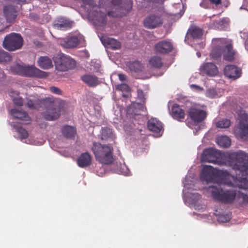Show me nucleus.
<instances>
[{
	"instance_id": "f257e3e1",
	"label": "nucleus",
	"mask_w": 248,
	"mask_h": 248,
	"mask_svg": "<svg viewBox=\"0 0 248 248\" xmlns=\"http://www.w3.org/2000/svg\"><path fill=\"white\" fill-rule=\"evenodd\" d=\"M228 163L236 171L238 187L247 191L246 193L239 194L241 205L243 206L248 204V155L241 150L232 153L229 155Z\"/></svg>"
},
{
	"instance_id": "f03ea898",
	"label": "nucleus",
	"mask_w": 248,
	"mask_h": 248,
	"mask_svg": "<svg viewBox=\"0 0 248 248\" xmlns=\"http://www.w3.org/2000/svg\"><path fill=\"white\" fill-rule=\"evenodd\" d=\"M27 105L31 109L44 108L45 111L42 112V115L44 119L48 121L55 120L60 116V108L53 98L48 97L42 100L36 98L28 99Z\"/></svg>"
},
{
	"instance_id": "7ed1b4c3",
	"label": "nucleus",
	"mask_w": 248,
	"mask_h": 248,
	"mask_svg": "<svg viewBox=\"0 0 248 248\" xmlns=\"http://www.w3.org/2000/svg\"><path fill=\"white\" fill-rule=\"evenodd\" d=\"M96 160L102 164L108 165L113 161V149L110 144L94 142L92 148Z\"/></svg>"
},
{
	"instance_id": "20e7f679",
	"label": "nucleus",
	"mask_w": 248,
	"mask_h": 248,
	"mask_svg": "<svg viewBox=\"0 0 248 248\" xmlns=\"http://www.w3.org/2000/svg\"><path fill=\"white\" fill-rule=\"evenodd\" d=\"M109 2L114 6H117V12L109 11V16L117 17L125 16L130 11L132 7V0H99V7H103Z\"/></svg>"
},
{
	"instance_id": "39448f33",
	"label": "nucleus",
	"mask_w": 248,
	"mask_h": 248,
	"mask_svg": "<svg viewBox=\"0 0 248 248\" xmlns=\"http://www.w3.org/2000/svg\"><path fill=\"white\" fill-rule=\"evenodd\" d=\"M208 191L211 193L214 199L225 204L232 203L236 195L235 190L232 189L223 190L218 184L217 186H209L208 188Z\"/></svg>"
},
{
	"instance_id": "423d86ee",
	"label": "nucleus",
	"mask_w": 248,
	"mask_h": 248,
	"mask_svg": "<svg viewBox=\"0 0 248 248\" xmlns=\"http://www.w3.org/2000/svg\"><path fill=\"white\" fill-rule=\"evenodd\" d=\"M11 70L14 74L27 77L43 78L46 76V72L34 66L16 64L11 67Z\"/></svg>"
},
{
	"instance_id": "0eeeda50",
	"label": "nucleus",
	"mask_w": 248,
	"mask_h": 248,
	"mask_svg": "<svg viewBox=\"0 0 248 248\" xmlns=\"http://www.w3.org/2000/svg\"><path fill=\"white\" fill-rule=\"evenodd\" d=\"M55 69L61 72L72 69L76 66V62L70 56L64 54H58L53 57Z\"/></svg>"
},
{
	"instance_id": "6e6552de",
	"label": "nucleus",
	"mask_w": 248,
	"mask_h": 248,
	"mask_svg": "<svg viewBox=\"0 0 248 248\" xmlns=\"http://www.w3.org/2000/svg\"><path fill=\"white\" fill-rule=\"evenodd\" d=\"M2 45L5 49L9 51H15L22 47L23 39L20 34L11 33L4 37Z\"/></svg>"
},
{
	"instance_id": "1a4fd4ad",
	"label": "nucleus",
	"mask_w": 248,
	"mask_h": 248,
	"mask_svg": "<svg viewBox=\"0 0 248 248\" xmlns=\"http://www.w3.org/2000/svg\"><path fill=\"white\" fill-rule=\"evenodd\" d=\"M222 173L221 170H215L211 166H205L201 171L200 179L202 181L206 183H218L221 180L220 175Z\"/></svg>"
},
{
	"instance_id": "9d476101",
	"label": "nucleus",
	"mask_w": 248,
	"mask_h": 248,
	"mask_svg": "<svg viewBox=\"0 0 248 248\" xmlns=\"http://www.w3.org/2000/svg\"><path fill=\"white\" fill-rule=\"evenodd\" d=\"M202 160V162L212 163L218 165H222L226 164L225 161L218 156V154L212 149H205L204 150Z\"/></svg>"
},
{
	"instance_id": "9b49d317",
	"label": "nucleus",
	"mask_w": 248,
	"mask_h": 248,
	"mask_svg": "<svg viewBox=\"0 0 248 248\" xmlns=\"http://www.w3.org/2000/svg\"><path fill=\"white\" fill-rule=\"evenodd\" d=\"M163 24V18L159 14H151L146 16L143 20L144 27L154 29L160 27Z\"/></svg>"
},
{
	"instance_id": "f8f14e48",
	"label": "nucleus",
	"mask_w": 248,
	"mask_h": 248,
	"mask_svg": "<svg viewBox=\"0 0 248 248\" xmlns=\"http://www.w3.org/2000/svg\"><path fill=\"white\" fill-rule=\"evenodd\" d=\"M81 35H69L60 40V45L65 48L77 47L80 42Z\"/></svg>"
},
{
	"instance_id": "ddd939ff",
	"label": "nucleus",
	"mask_w": 248,
	"mask_h": 248,
	"mask_svg": "<svg viewBox=\"0 0 248 248\" xmlns=\"http://www.w3.org/2000/svg\"><path fill=\"white\" fill-rule=\"evenodd\" d=\"M154 49L155 52L157 54L166 55L172 51L173 45L168 39L162 40L157 42L155 45Z\"/></svg>"
},
{
	"instance_id": "4468645a",
	"label": "nucleus",
	"mask_w": 248,
	"mask_h": 248,
	"mask_svg": "<svg viewBox=\"0 0 248 248\" xmlns=\"http://www.w3.org/2000/svg\"><path fill=\"white\" fill-rule=\"evenodd\" d=\"M234 132L242 139H248V117L247 115L241 118L238 126L234 129Z\"/></svg>"
},
{
	"instance_id": "2eb2a0df",
	"label": "nucleus",
	"mask_w": 248,
	"mask_h": 248,
	"mask_svg": "<svg viewBox=\"0 0 248 248\" xmlns=\"http://www.w3.org/2000/svg\"><path fill=\"white\" fill-rule=\"evenodd\" d=\"M188 115L190 119L195 123L203 121L207 117V113L205 110L196 107L190 108L188 110Z\"/></svg>"
},
{
	"instance_id": "dca6fc26",
	"label": "nucleus",
	"mask_w": 248,
	"mask_h": 248,
	"mask_svg": "<svg viewBox=\"0 0 248 248\" xmlns=\"http://www.w3.org/2000/svg\"><path fill=\"white\" fill-rule=\"evenodd\" d=\"M100 40L103 45L113 50H118L121 48V43L118 40L106 36L100 37Z\"/></svg>"
},
{
	"instance_id": "f3484780",
	"label": "nucleus",
	"mask_w": 248,
	"mask_h": 248,
	"mask_svg": "<svg viewBox=\"0 0 248 248\" xmlns=\"http://www.w3.org/2000/svg\"><path fill=\"white\" fill-rule=\"evenodd\" d=\"M147 126L149 130L155 133L161 135L163 131L162 123L156 118H152L148 120Z\"/></svg>"
},
{
	"instance_id": "a211bd4d",
	"label": "nucleus",
	"mask_w": 248,
	"mask_h": 248,
	"mask_svg": "<svg viewBox=\"0 0 248 248\" xmlns=\"http://www.w3.org/2000/svg\"><path fill=\"white\" fill-rule=\"evenodd\" d=\"M74 23L73 21L63 17H59L55 20L53 26L56 29L64 31L71 29Z\"/></svg>"
},
{
	"instance_id": "6ab92c4d",
	"label": "nucleus",
	"mask_w": 248,
	"mask_h": 248,
	"mask_svg": "<svg viewBox=\"0 0 248 248\" xmlns=\"http://www.w3.org/2000/svg\"><path fill=\"white\" fill-rule=\"evenodd\" d=\"M224 75L230 78L236 79L241 76V70L233 65H226L224 69Z\"/></svg>"
},
{
	"instance_id": "aec40b11",
	"label": "nucleus",
	"mask_w": 248,
	"mask_h": 248,
	"mask_svg": "<svg viewBox=\"0 0 248 248\" xmlns=\"http://www.w3.org/2000/svg\"><path fill=\"white\" fill-rule=\"evenodd\" d=\"M201 71L207 75L213 77L218 73V69L215 63L213 62H205L200 67Z\"/></svg>"
},
{
	"instance_id": "412c9836",
	"label": "nucleus",
	"mask_w": 248,
	"mask_h": 248,
	"mask_svg": "<svg viewBox=\"0 0 248 248\" xmlns=\"http://www.w3.org/2000/svg\"><path fill=\"white\" fill-rule=\"evenodd\" d=\"M3 13L7 22L9 23L14 21L17 16L15 8L12 5L5 6L3 8Z\"/></svg>"
},
{
	"instance_id": "4be33fe9",
	"label": "nucleus",
	"mask_w": 248,
	"mask_h": 248,
	"mask_svg": "<svg viewBox=\"0 0 248 248\" xmlns=\"http://www.w3.org/2000/svg\"><path fill=\"white\" fill-rule=\"evenodd\" d=\"M92 163V157L88 153L81 154L77 159V164L80 168L89 166Z\"/></svg>"
},
{
	"instance_id": "5701e85b",
	"label": "nucleus",
	"mask_w": 248,
	"mask_h": 248,
	"mask_svg": "<svg viewBox=\"0 0 248 248\" xmlns=\"http://www.w3.org/2000/svg\"><path fill=\"white\" fill-rule=\"evenodd\" d=\"M61 131L63 137L69 139H74L77 134L76 128L68 125L62 126Z\"/></svg>"
},
{
	"instance_id": "b1692460",
	"label": "nucleus",
	"mask_w": 248,
	"mask_h": 248,
	"mask_svg": "<svg viewBox=\"0 0 248 248\" xmlns=\"http://www.w3.org/2000/svg\"><path fill=\"white\" fill-rule=\"evenodd\" d=\"M224 47V45L221 42V40H218L217 44L213 48L210 53V56L212 58L215 60L220 58L223 53Z\"/></svg>"
},
{
	"instance_id": "393cba45",
	"label": "nucleus",
	"mask_w": 248,
	"mask_h": 248,
	"mask_svg": "<svg viewBox=\"0 0 248 248\" xmlns=\"http://www.w3.org/2000/svg\"><path fill=\"white\" fill-rule=\"evenodd\" d=\"M223 59L228 62H232L234 59L235 52L233 50L232 46L231 44L224 45L223 48Z\"/></svg>"
},
{
	"instance_id": "a878e982",
	"label": "nucleus",
	"mask_w": 248,
	"mask_h": 248,
	"mask_svg": "<svg viewBox=\"0 0 248 248\" xmlns=\"http://www.w3.org/2000/svg\"><path fill=\"white\" fill-rule=\"evenodd\" d=\"M171 115L174 119L181 122L185 118V113L178 104H175L171 108Z\"/></svg>"
},
{
	"instance_id": "bb28decb",
	"label": "nucleus",
	"mask_w": 248,
	"mask_h": 248,
	"mask_svg": "<svg viewBox=\"0 0 248 248\" xmlns=\"http://www.w3.org/2000/svg\"><path fill=\"white\" fill-rule=\"evenodd\" d=\"M38 65L43 69H48L53 67L51 59L47 56H41L37 61Z\"/></svg>"
},
{
	"instance_id": "cd10ccee",
	"label": "nucleus",
	"mask_w": 248,
	"mask_h": 248,
	"mask_svg": "<svg viewBox=\"0 0 248 248\" xmlns=\"http://www.w3.org/2000/svg\"><path fill=\"white\" fill-rule=\"evenodd\" d=\"M82 80L90 87H95L99 84L97 77L90 74H86L81 77Z\"/></svg>"
},
{
	"instance_id": "c85d7f7f",
	"label": "nucleus",
	"mask_w": 248,
	"mask_h": 248,
	"mask_svg": "<svg viewBox=\"0 0 248 248\" xmlns=\"http://www.w3.org/2000/svg\"><path fill=\"white\" fill-rule=\"evenodd\" d=\"M95 23L100 26H104L107 23L106 14L100 11L93 12Z\"/></svg>"
},
{
	"instance_id": "c756f323",
	"label": "nucleus",
	"mask_w": 248,
	"mask_h": 248,
	"mask_svg": "<svg viewBox=\"0 0 248 248\" xmlns=\"http://www.w3.org/2000/svg\"><path fill=\"white\" fill-rule=\"evenodd\" d=\"M11 113L16 119L24 121H30V117L28 113L21 109H12L11 110Z\"/></svg>"
},
{
	"instance_id": "7c9ffc66",
	"label": "nucleus",
	"mask_w": 248,
	"mask_h": 248,
	"mask_svg": "<svg viewBox=\"0 0 248 248\" xmlns=\"http://www.w3.org/2000/svg\"><path fill=\"white\" fill-rule=\"evenodd\" d=\"M144 105L141 103H133L128 109V112L132 115H139L141 111H143Z\"/></svg>"
},
{
	"instance_id": "2f4dec72",
	"label": "nucleus",
	"mask_w": 248,
	"mask_h": 248,
	"mask_svg": "<svg viewBox=\"0 0 248 248\" xmlns=\"http://www.w3.org/2000/svg\"><path fill=\"white\" fill-rule=\"evenodd\" d=\"M149 64L151 67L159 69L163 65V59L159 56H152L149 61Z\"/></svg>"
},
{
	"instance_id": "473e14b6",
	"label": "nucleus",
	"mask_w": 248,
	"mask_h": 248,
	"mask_svg": "<svg viewBox=\"0 0 248 248\" xmlns=\"http://www.w3.org/2000/svg\"><path fill=\"white\" fill-rule=\"evenodd\" d=\"M217 144L221 147L228 148L231 144L230 138L225 136H220L216 139Z\"/></svg>"
},
{
	"instance_id": "72a5a7b5",
	"label": "nucleus",
	"mask_w": 248,
	"mask_h": 248,
	"mask_svg": "<svg viewBox=\"0 0 248 248\" xmlns=\"http://www.w3.org/2000/svg\"><path fill=\"white\" fill-rule=\"evenodd\" d=\"M12 60L10 54L2 49H0V63L7 62Z\"/></svg>"
},
{
	"instance_id": "f704fd0d",
	"label": "nucleus",
	"mask_w": 248,
	"mask_h": 248,
	"mask_svg": "<svg viewBox=\"0 0 248 248\" xmlns=\"http://www.w3.org/2000/svg\"><path fill=\"white\" fill-rule=\"evenodd\" d=\"M190 34L193 39H199L202 36L203 31L200 28L194 27L190 31Z\"/></svg>"
},
{
	"instance_id": "c9c22d12",
	"label": "nucleus",
	"mask_w": 248,
	"mask_h": 248,
	"mask_svg": "<svg viewBox=\"0 0 248 248\" xmlns=\"http://www.w3.org/2000/svg\"><path fill=\"white\" fill-rule=\"evenodd\" d=\"M142 67V64L138 61L131 62L129 64V68L130 70L136 72L141 71Z\"/></svg>"
},
{
	"instance_id": "e433bc0d",
	"label": "nucleus",
	"mask_w": 248,
	"mask_h": 248,
	"mask_svg": "<svg viewBox=\"0 0 248 248\" xmlns=\"http://www.w3.org/2000/svg\"><path fill=\"white\" fill-rule=\"evenodd\" d=\"M16 131L19 134L21 139H25L28 138L29 134L27 131L20 126L14 125Z\"/></svg>"
},
{
	"instance_id": "4c0bfd02",
	"label": "nucleus",
	"mask_w": 248,
	"mask_h": 248,
	"mask_svg": "<svg viewBox=\"0 0 248 248\" xmlns=\"http://www.w3.org/2000/svg\"><path fill=\"white\" fill-rule=\"evenodd\" d=\"M231 124V122L229 120L227 119H224L216 123V126L220 128H228Z\"/></svg>"
},
{
	"instance_id": "58836bf2",
	"label": "nucleus",
	"mask_w": 248,
	"mask_h": 248,
	"mask_svg": "<svg viewBox=\"0 0 248 248\" xmlns=\"http://www.w3.org/2000/svg\"><path fill=\"white\" fill-rule=\"evenodd\" d=\"M112 130L109 128L106 127L102 129L101 135L102 139L106 140L108 138L112 136Z\"/></svg>"
},
{
	"instance_id": "ea45409f",
	"label": "nucleus",
	"mask_w": 248,
	"mask_h": 248,
	"mask_svg": "<svg viewBox=\"0 0 248 248\" xmlns=\"http://www.w3.org/2000/svg\"><path fill=\"white\" fill-rule=\"evenodd\" d=\"M231 215L230 214H222L218 216L217 219L219 222H227L231 219Z\"/></svg>"
},
{
	"instance_id": "a19ab883",
	"label": "nucleus",
	"mask_w": 248,
	"mask_h": 248,
	"mask_svg": "<svg viewBox=\"0 0 248 248\" xmlns=\"http://www.w3.org/2000/svg\"><path fill=\"white\" fill-rule=\"evenodd\" d=\"M116 89L118 90H120L121 91H125V92H128L129 90V86L126 84H121L120 85H118L116 87Z\"/></svg>"
},
{
	"instance_id": "79ce46f5",
	"label": "nucleus",
	"mask_w": 248,
	"mask_h": 248,
	"mask_svg": "<svg viewBox=\"0 0 248 248\" xmlns=\"http://www.w3.org/2000/svg\"><path fill=\"white\" fill-rule=\"evenodd\" d=\"M13 101L15 105L19 106H21L23 104L22 98L19 96L13 98Z\"/></svg>"
},
{
	"instance_id": "37998d69",
	"label": "nucleus",
	"mask_w": 248,
	"mask_h": 248,
	"mask_svg": "<svg viewBox=\"0 0 248 248\" xmlns=\"http://www.w3.org/2000/svg\"><path fill=\"white\" fill-rule=\"evenodd\" d=\"M82 2L86 5H88L91 7H94L96 4L93 0H81Z\"/></svg>"
},
{
	"instance_id": "c03bdc74",
	"label": "nucleus",
	"mask_w": 248,
	"mask_h": 248,
	"mask_svg": "<svg viewBox=\"0 0 248 248\" xmlns=\"http://www.w3.org/2000/svg\"><path fill=\"white\" fill-rule=\"evenodd\" d=\"M49 90L53 93L57 94H61L62 91L58 87L55 86H52L49 88Z\"/></svg>"
},
{
	"instance_id": "a18cd8bd",
	"label": "nucleus",
	"mask_w": 248,
	"mask_h": 248,
	"mask_svg": "<svg viewBox=\"0 0 248 248\" xmlns=\"http://www.w3.org/2000/svg\"><path fill=\"white\" fill-rule=\"evenodd\" d=\"M138 96L141 101L144 103L145 98L144 97V93L141 90H138Z\"/></svg>"
},
{
	"instance_id": "49530a36",
	"label": "nucleus",
	"mask_w": 248,
	"mask_h": 248,
	"mask_svg": "<svg viewBox=\"0 0 248 248\" xmlns=\"http://www.w3.org/2000/svg\"><path fill=\"white\" fill-rule=\"evenodd\" d=\"M191 87L192 88H194L195 89L198 90V91H202L203 88L201 87L198 85H195V84H192L190 85Z\"/></svg>"
},
{
	"instance_id": "de8ad7c7",
	"label": "nucleus",
	"mask_w": 248,
	"mask_h": 248,
	"mask_svg": "<svg viewBox=\"0 0 248 248\" xmlns=\"http://www.w3.org/2000/svg\"><path fill=\"white\" fill-rule=\"evenodd\" d=\"M118 77L119 79L121 81H124L126 79V76L123 74H119Z\"/></svg>"
},
{
	"instance_id": "09e8293b",
	"label": "nucleus",
	"mask_w": 248,
	"mask_h": 248,
	"mask_svg": "<svg viewBox=\"0 0 248 248\" xmlns=\"http://www.w3.org/2000/svg\"><path fill=\"white\" fill-rule=\"evenodd\" d=\"M210 2L212 4L217 5L221 3V0H209Z\"/></svg>"
},
{
	"instance_id": "8fccbe9b",
	"label": "nucleus",
	"mask_w": 248,
	"mask_h": 248,
	"mask_svg": "<svg viewBox=\"0 0 248 248\" xmlns=\"http://www.w3.org/2000/svg\"><path fill=\"white\" fill-rule=\"evenodd\" d=\"M193 196H194L195 198H196L197 199H198L200 197V195L198 194V193H194Z\"/></svg>"
},
{
	"instance_id": "3c124183",
	"label": "nucleus",
	"mask_w": 248,
	"mask_h": 248,
	"mask_svg": "<svg viewBox=\"0 0 248 248\" xmlns=\"http://www.w3.org/2000/svg\"><path fill=\"white\" fill-rule=\"evenodd\" d=\"M225 21V19H222L221 21H220L218 23L219 24H223Z\"/></svg>"
},
{
	"instance_id": "603ef678",
	"label": "nucleus",
	"mask_w": 248,
	"mask_h": 248,
	"mask_svg": "<svg viewBox=\"0 0 248 248\" xmlns=\"http://www.w3.org/2000/svg\"><path fill=\"white\" fill-rule=\"evenodd\" d=\"M159 0H154V2H157Z\"/></svg>"
},
{
	"instance_id": "864d4df0",
	"label": "nucleus",
	"mask_w": 248,
	"mask_h": 248,
	"mask_svg": "<svg viewBox=\"0 0 248 248\" xmlns=\"http://www.w3.org/2000/svg\"><path fill=\"white\" fill-rule=\"evenodd\" d=\"M123 96H124V97L126 96V95H125L124 94H123Z\"/></svg>"
},
{
	"instance_id": "5fc2aeb1",
	"label": "nucleus",
	"mask_w": 248,
	"mask_h": 248,
	"mask_svg": "<svg viewBox=\"0 0 248 248\" xmlns=\"http://www.w3.org/2000/svg\"><path fill=\"white\" fill-rule=\"evenodd\" d=\"M15 93V92H11V93Z\"/></svg>"
}]
</instances>
